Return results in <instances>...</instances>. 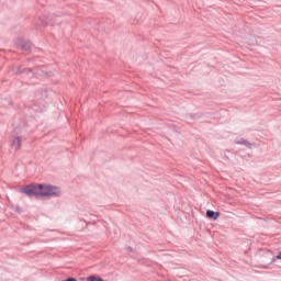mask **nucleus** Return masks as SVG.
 Wrapping results in <instances>:
<instances>
[{"mask_svg":"<svg viewBox=\"0 0 281 281\" xmlns=\"http://www.w3.org/2000/svg\"><path fill=\"white\" fill-rule=\"evenodd\" d=\"M15 45L20 47V49H23V52H30L32 48V44L30 42H25L21 38L15 42Z\"/></svg>","mask_w":281,"mask_h":281,"instance_id":"nucleus-3","label":"nucleus"},{"mask_svg":"<svg viewBox=\"0 0 281 281\" xmlns=\"http://www.w3.org/2000/svg\"><path fill=\"white\" fill-rule=\"evenodd\" d=\"M54 23H58L56 21L52 20V16L46 18V21L44 22V25H54Z\"/></svg>","mask_w":281,"mask_h":281,"instance_id":"nucleus-6","label":"nucleus"},{"mask_svg":"<svg viewBox=\"0 0 281 281\" xmlns=\"http://www.w3.org/2000/svg\"><path fill=\"white\" fill-rule=\"evenodd\" d=\"M26 196H60V188L52 184H29L21 189Z\"/></svg>","mask_w":281,"mask_h":281,"instance_id":"nucleus-1","label":"nucleus"},{"mask_svg":"<svg viewBox=\"0 0 281 281\" xmlns=\"http://www.w3.org/2000/svg\"><path fill=\"white\" fill-rule=\"evenodd\" d=\"M10 145L12 150H21V137L12 136Z\"/></svg>","mask_w":281,"mask_h":281,"instance_id":"nucleus-4","label":"nucleus"},{"mask_svg":"<svg viewBox=\"0 0 281 281\" xmlns=\"http://www.w3.org/2000/svg\"><path fill=\"white\" fill-rule=\"evenodd\" d=\"M71 281H76V279H75V278H72V279H71Z\"/></svg>","mask_w":281,"mask_h":281,"instance_id":"nucleus-9","label":"nucleus"},{"mask_svg":"<svg viewBox=\"0 0 281 281\" xmlns=\"http://www.w3.org/2000/svg\"><path fill=\"white\" fill-rule=\"evenodd\" d=\"M277 260H281V251L272 258V262H277Z\"/></svg>","mask_w":281,"mask_h":281,"instance_id":"nucleus-8","label":"nucleus"},{"mask_svg":"<svg viewBox=\"0 0 281 281\" xmlns=\"http://www.w3.org/2000/svg\"><path fill=\"white\" fill-rule=\"evenodd\" d=\"M235 144L238 146H245L246 148H256V143H251L247 138H237Z\"/></svg>","mask_w":281,"mask_h":281,"instance_id":"nucleus-2","label":"nucleus"},{"mask_svg":"<svg viewBox=\"0 0 281 281\" xmlns=\"http://www.w3.org/2000/svg\"><path fill=\"white\" fill-rule=\"evenodd\" d=\"M207 218H211L212 221H218V216H221V213L214 212L212 210L206 211Z\"/></svg>","mask_w":281,"mask_h":281,"instance_id":"nucleus-5","label":"nucleus"},{"mask_svg":"<svg viewBox=\"0 0 281 281\" xmlns=\"http://www.w3.org/2000/svg\"><path fill=\"white\" fill-rule=\"evenodd\" d=\"M87 281H103L102 278H98V277H90L88 278Z\"/></svg>","mask_w":281,"mask_h":281,"instance_id":"nucleus-7","label":"nucleus"}]
</instances>
